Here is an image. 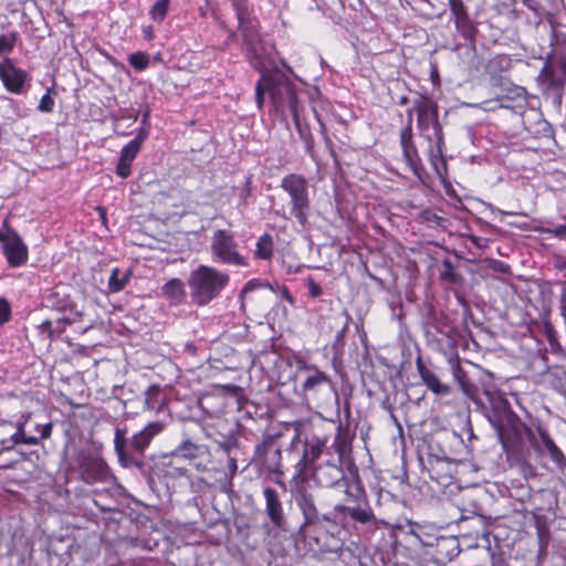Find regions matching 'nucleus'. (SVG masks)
Segmentation results:
<instances>
[{"instance_id":"f257e3e1","label":"nucleus","mask_w":566,"mask_h":566,"mask_svg":"<svg viewBox=\"0 0 566 566\" xmlns=\"http://www.w3.org/2000/svg\"><path fill=\"white\" fill-rule=\"evenodd\" d=\"M499 437L504 446L514 443L524 433L531 447L549 455L551 460L559 468H566V457L552 439L548 430L538 423L535 431L523 423L513 411L505 413L504 420L497 427Z\"/></svg>"},{"instance_id":"f03ea898","label":"nucleus","mask_w":566,"mask_h":566,"mask_svg":"<svg viewBox=\"0 0 566 566\" xmlns=\"http://www.w3.org/2000/svg\"><path fill=\"white\" fill-rule=\"evenodd\" d=\"M499 437L504 446L514 443L524 433L531 447L549 455L551 460L559 468H566V457L552 439L548 430L538 423L535 431L523 423L513 411L505 413L504 420L497 427Z\"/></svg>"},{"instance_id":"7ed1b4c3","label":"nucleus","mask_w":566,"mask_h":566,"mask_svg":"<svg viewBox=\"0 0 566 566\" xmlns=\"http://www.w3.org/2000/svg\"><path fill=\"white\" fill-rule=\"evenodd\" d=\"M499 437L504 446L514 443L524 433L531 447L549 455L551 460L559 468H566V457L552 439L548 430L538 423L535 431L523 423L513 411L505 413L504 420L497 427Z\"/></svg>"},{"instance_id":"20e7f679","label":"nucleus","mask_w":566,"mask_h":566,"mask_svg":"<svg viewBox=\"0 0 566 566\" xmlns=\"http://www.w3.org/2000/svg\"><path fill=\"white\" fill-rule=\"evenodd\" d=\"M229 282L228 273L203 264L193 269L187 279L191 301L197 306H205L217 298Z\"/></svg>"},{"instance_id":"39448f33","label":"nucleus","mask_w":566,"mask_h":566,"mask_svg":"<svg viewBox=\"0 0 566 566\" xmlns=\"http://www.w3.org/2000/svg\"><path fill=\"white\" fill-rule=\"evenodd\" d=\"M165 428L161 421H151L142 430L126 438V428L117 427L114 432V449L118 461L123 467L134 464L133 454H144L151 440L158 436Z\"/></svg>"},{"instance_id":"423d86ee","label":"nucleus","mask_w":566,"mask_h":566,"mask_svg":"<svg viewBox=\"0 0 566 566\" xmlns=\"http://www.w3.org/2000/svg\"><path fill=\"white\" fill-rule=\"evenodd\" d=\"M334 448L338 457V464L327 462L326 464L319 465L315 469L316 479L319 483L325 485H335L354 475L352 442L345 438H339L335 440Z\"/></svg>"},{"instance_id":"0eeeda50","label":"nucleus","mask_w":566,"mask_h":566,"mask_svg":"<svg viewBox=\"0 0 566 566\" xmlns=\"http://www.w3.org/2000/svg\"><path fill=\"white\" fill-rule=\"evenodd\" d=\"M413 109L417 115V128L420 135L430 144H442L444 133L439 122V108L437 103L424 94H420L413 101Z\"/></svg>"},{"instance_id":"6e6552de","label":"nucleus","mask_w":566,"mask_h":566,"mask_svg":"<svg viewBox=\"0 0 566 566\" xmlns=\"http://www.w3.org/2000/svg\"><path fill=\"white\" fill-rule=\"evenodd\" d=\"M280 187L290 197L291 214L301 224H305L311 208L308 182L305 177L298 174H289L282 178Z\"/></svg>"},{"instance_id":"1a4fd4ad","label":"nucleus","mask_w":566,"mask_h":566,"mask_svg":"<svg viewBox=\"0 0 566 566\" xmlns=\"http://www.w3.org/2000/svg\"><path fill=\"white\" fill-rule=\"evenodd\" d=\"M209 247L211 258L216 263L234 266L248 264L245 256L239 250L234 234L228 230L213 231Z\"/></svg>"},{"instance_id":"9d476101","label":"nucleus","mask_w":566,"mask_h":566,"mask_svg":"<svg viewBox=\"0 0 566 566\" xmlns=\"http://www.w3.org/2000/svg\"><path fill=\"white\" fill-rule=\"evenodd\" d=\"M266 90L276 113L285 116L289 112L292 117L297 116L300 108L295 87L287 78L282 75L269 76Z\"/></svg>"},{"instance_id":"9b49d317","label":"nucleus","mask_w":566,"mask_h":566,"mask_svg":"<svg viewBox=\"0 0 566 566\" xmlns=\"http://www.w3.org/2000/svg\"><path fill=\"white\" fill-rule=\"evenodd\" d=\"M0 242L3 254L11 266H20L28 260V248L21 237L11 228L3 223L0 229Z\"/></svg>"},{"instance_id":"f8f14e48","label":"nucleus","mask_w":566,"mask_h":566,"mask_svg":"<svg viewBox=\"0 0 566 566\" xmlns=\"http://www.w3.org/2000/svg\"><path fill=\"white\" fill-rule=\"evenodd\" d=\"M232 7L235 11L238 19V27L244 39V42L250 49L259 42L258 21L252 14L247 0H231Z\"/></svg>"},{"instance_id":"ddd939ff","label":"nucleus","mask_w":566,"mask_h":566,"mask_svg":"<svg viewBox=\"0 0 566 566\" xmlns=\"http://www.w3.org/2000/svg\"><path fill=\"white\" fill-rule=\"evenodd\" d=\"M558 73L560 72L557 66V61H547L544 63L537 75V82L544 93L553 94L556 97L557 103L560 104L566 77Z\"/></svg>"},{"instance_id":"4468645a","label":"nucleus","mask_w":566,"mask_h":566,"mask_svg":"<svg viewBox=\"0 0 566 566\" xmlns=\"http://www.w3.org/2000/svg\"><path fill=\"white\" fill-rule=\"evenodd\" d=\"M0 80L9 93L22 94L28 81V73L18 67L11 57L3 56L0 61Z\"/></svg>"},{"instance_id":"2eb2a0df","label":"nucleus","mask_w":566,"mask_h":566,"mask_svg":"<svg viewBox=\"0 0 566 566\" xmlns=\"http://www.w3.org/2000/svg\"><path fill=\"white\" fill-rule=\"evenodd\" d=\"M399 143L406 165L418 179L422 180L426 169L413 140V133H410L409 128H402L399 135Z\"/></svg>"},{"instance_id":"dca6fc26","label":"nucleus","mask_w":566,"mask_h":566,"mask_svg":"<svg viewBox=\"0 0 566 566\" xmlns=\"http://www.w3.org/2000/svg\"><path fill=\"white\" fill-rule=\"evenodd\" d=\"M365 500V491L361 486L358 474L356 473V522L363 524L367 533L373 534L378 531L381 526H386V523L381 520H377L374 515L373 510L369 506H361Z\"/></svg>"},{"instance_id":"f3484780","label":"nucleus","mask_w":566,"mask_h":566,"mask_svg":"<svg viewBox=\"0 0 566 566\" xmlns=\"http://www.w3.org/2000/svg\"><path fill=\"white\" fill-rule=\"evenodd\" d=\"M504 93L499 95L494 101H485L484 104L489 105L492 102L497 103L494 106H486L485 109H495L496 107L514 109L515 107H522L526 102V90L523 86L515 85L510 83L507 87H505Z\"/></svg>"},{"instance_id":"a211bd4d","label":"nucleus","mask_w":566,"mask_h":566,"mask_svg":"<svg viewBox=\"0 0 566 566\" xmlns=\"http://www.w3.org/2000/svg\"><path fill=\"white\" fill-rule=\"evenodd\" d=\"M82 478L86 483L107 482L112 474L103 459L90 458L82 463Z\"/></svg>"},{"instance_id":"6ab92c4d","label":"nucleus","mask_w":566,"mask_h":566,"mask_svg":"<svg viewBox=\"0 0 566 566\" xmlns=\"http://www.w3.org/2000/svg\"><path fill=\"white\" fill-rule=\"evenodd\" d=\"M304 371L306 376L302 389L306 397L315 398L318 392L329 388L331 384L325 373L313 366L304 367Z\"/></svg>"},{"instance_id":"aec40b11","label":"nucleus","mask_w":566,"mask_h":566,"mask_svg":"<svg viewBox=\"0 0 566 566\" xmlns=\"http://www.w3.org/2000/svg\"><path fill=\"white\" fill-rule=\"evenodd\" d=\"M263 495L265 499V512L268 517L277 527L284 524L283 505L277 492L270 486L264 488Z\"/></svg>"},{"instance_id":"412c9836","label":"nucleus","mask_w":566,"mask_h":566,"mask_svg":"<svg viewBox=\"0 0 566 566\" xmlns=\"http://www.w3.org/2000/svg\"><path fill=\"white\" fill-rule=\"evenodd\" d=\"M513 61L509 54H495L485 64V73L492 80H503L511 72Z\"/></svg>"},{"instance_id":"4be33fe9","label":"nucleus","mask_w":566,"mask_h":566,"mask_svg":"<svg viewBox=\"0 0 566 566\" xmlns=\"http://www.w3.org/2000/svg\"><path fill=\"white\" fill-rule=\"evenodd\" d=\"M416 366L422 382L429 390L437 395L449 394L450 387L439 380L437 375L424 365L421 357L417 358Z\"/></svg>"},{"instance_id":"5701e85b","label":"nucleus","mask_w":566,"mask_h":566,"mask_svg":"<svg viewBox=\"0 0 566 566\" xmlns=\"http://www.w3.org/2000/svg\"><path fill=\"white\" fill-rule=\"evenodd\" d=\"M444 149L446 143L442 139V144L434 142L433 145H430L428 148V157L431 166L433 167L436 174L439 178L444 182L448 178V165L444 158Z\"/></svg>"},{"instance_id":"b1692460","label":"nucleus","mask_w":566,"mask_h":566,"mask_svg":"<svg viewBox=\"0 0 566 566\" xmlns=\"http://www.w3.org/2000/svg\"><path fill=\"white\" fill-rule=\"evenodd\" d=\"M161 294L172 305H180L186 300L185 283L180 279H171L161 287Z\"/></svg>"},{"instance_id":"393cba45","label":"nucleus","mask_w":566,"mask_h":566,"mask_svg":"<svg viewBox=\"0 0 566 566\" xmlns=\"http://www.w3.org/2000/svg\"><path fill=\"white\" fill-rule=\"evenodd\" d=\"M166 405V395L159 386H150L145 392L144 408L149 411L160 412Z\"/></svg>"},{"instance_id":"a878e982","label":"nucleus","mask_w":566,"mask_h":566,"mask_svg":"<svg viewBox=\"0 0 566 566\" xmlns=\"http://www.w3.org/2000/svg\"><path fill=\"white\" fill-rule=\"evenodd\" d=\"M453 21L455 30L464 40L474 41L478 33V27L476 23L471 19L469 12L453 18Z\"/></svg>"},{"instance_id":"bb28decb","label":"nucleus","mask_w":566,"mask_h":566,"mask_svg":"<svg viewBox=\"0 0 566 566\" xmlns=\"http://www.w3.org/2000/svg\"><path fill=\"white\" fill-rule=\"evenodd\" d=\"M322 451L323 443L319 441L306 443L303 457L296 464L298 472H304L310 464L314 463L321 457Z\"/></svg>"},{"instance_id":"cd10ccee","label":"nucleus","mask_w":566,"mask_h":566,"mask_svg":"<svg viewBox=\"0 0 566 566\" xmlns=\"http://www.w3.org/2000/svg\"><path fill=\"white\" fill-rule=\"evenodd\" d=\"M450 464L443 461H437L429 470L430 478L441 486H448L452 483L453 476L450 473Z\"/></svg>"},{"instance_id":"c85d7f7f","label":"nucleus","mask_w":566,"mask_h":566,"mask_svg":"<svg viewBox=\"0 0 566 566\" xmlns=\"http://www.w3.org/2000/svg\"><path fill=\"white\" fill-rule=\"evenodd\" d=\"M274 251L273 238L269 233L262 234L255 244L254 258L258 260H271Z\"/></svg>"},{"instance_id":"c756f323","label":"nucleus","mask_w":566,"mask_h":566,"mask_svg":"<svg viewBox=\"0 0 566 566\" xmlns=\"http://www.w3.org/2000/svg\"><path fill=\"white\" fill-rule=\"evenodd\" d=\"M296 503L301 509L306 523H313L314 521L317 520V510L311 494H307L305 492L301 493L296 497Z\"/></svg>"},{"instance_id":"7c9ffc66","label":"nucleus","mask_w":566,"mask_h":566,"mask_svg":"<svg viewBox=\"0 0 566 566\" xmlns=\"http://www.w3.org/2000/svg\"><path fill=\"white\" fill-rule=\"evenodd\" d=\"M73 322H75V318H70L66 316L57 318L54 322L51 319H45L40 324L39 328L49 337H52L53 335H60L61 333H63L65 325L71 324Z\"/></svg>"},{"instance_id":"2f4dec72","label":"nucleus","mask_w":566,"mask_h":566,"mask_svg":"<svg viewBox=\"0 0 566 566\" xmlns=\"http://www.w3.org/2000/svg\"><path fill=\"white\" fill-rule=\"evenodd\" d=\"M128 279L129 272H123L118 268H114L108 279V289L113 293L120 292L126 286Z\"/></svg>"},{"instance_id":"473e14b6","label":"nucleus","mask_w":566,"mask_h":566,"mask_svg":"<svg viewBox=\"0 0 566 566\" xmlns=\"http://www.w3.org/2000/svg\"><path fill=\"white\" fill-rule=\"evenodd\" d=\"M20 39L19 32L10 31L0 34V57L8 56Z\"/></svg>"},{"instance_id":"72a5a7b5","label":"nucleus","mask_w":566,"mask_h":566,"mask_svg":"<svg viewBox=\"0 0 566 566\" xmlns=\"http://www.w3.org/2000/svg\"><path fill=\"white\" fill-rule=\"evenodd\" d=\"M199 451V446L195 444L190 440H184L174 451L175 454L182 458L192 459L196 458Z\"/></svg>"},{"instance_id":"f704fd0d","label":"nucleus","mask_w":566,"mask_h":566,"mask_svg":"<svg viewBox=\"0 0 566 566\" xmlns=\"http://www.w3.org/2000/svg\"><path fill=\"white\" fill-rule=\"evenodd\" d=\"M169 3H170L169 0L156 1L149 11L151 19L156 22L164 21L165 17L167 15V12H168Z\"/></svg>"},{"instance_id":"c9c22d12","label":"nucleus","mask_w":566,"mask_h":566,"mask_svg":"<svg viewBox=\"0 0 566 566\" xmlns=\"http://www.w3.org/2000/svg\"><path fill=\"white\" fill-rule=\"evenodd\" d=\"M546 337H547V342H548L549 347H551V352L554 355L560 356V357L564 358V346L558 340V336H557L556 331L554 328H552V327H547L546 328Z\"/></svg>"},{"instance_id":"e433bc0d","label":"nucleus","mask_w":566,"mask_h":566,"mask_svg":"<svg viewBox=\"0 0 566 566\" xmlns=\"http://www.w3.org/2000/svg\"><path fill=\"white\" fill-rule=\"evenodd\" d=\"M139 150V139H132L122 148L119 158L133 163Z\"/></svg>"},{"instance_id":"4c0bfd02","label":"nucleus","mask_w":566,"mask_h":566,"mask_svg":"<svg viewBox=\"0 0 566 566\" xmlns=\"http://www.w3.org/2000/svg\"><path fill=\"white\" fill-rule=\"evenodd\" d=\"M442 268L443 269L440 273L441 280L449 283H457L460 281L461 276L455 272L454 266L449 259L443 260Z\"/></svg>"},{"instance_id":"58836bf2","label":"nucleus","mask_w":566,"mask_h":566,"mask_svg":"<svg viewBox=\"0 0 566 566\" xmlns=\"http://www.w3.org/2000/svg\"><path fill=\"white\" fill-rule=\"evenodd\" d=\"M129 64L137 71H144L149 64V56L144 52H135L128 57Z\"/></svg>"},{"instance_id":"ea45409f","label":"nucleus","mask_w":566,"mask_h":566,"mask_svg":"<svg viewBox=\"0 0 566 566\" xmlns=\"http://www.w3.org/2000/svg\"><path fill=\"white\" fill-rule=\"evenodd\" d=\"M293 120H294V124L296 126V129H297L301 138L303 139V142L306 145V150L311 151L312 147H313V137H312V134L308 132V129L301 125V114H300V112L297 113L296 117H293Z\"/></svg>"},{"instance_id":"a19ab883","label":"nucleus","mask_w":566,"mask_h":566,"mask_svg":"<svg viewBox=\"0 0 566 566\" xmlns=\"http://www.w3.org/2000/svg\"><path fill=\"white\" fill-rule=\"evenodd\" d=\"M53 88L46 90L45 94L41 97L38 109L42 113H51L54 108V99L52 97Z\"/></svg>"},{"instance_id":"79ce46f5","label":"nucleus","mask_w":566,"mask_h":566,"mask_svg":"<svg viewBox=\"0 0 566 566\" xmlns=\"http://www.w3.org/2000/svg\"><path fill=\"white\" fill-rule=\"evenodd\" d=\"M266 80H269V77L262 76L261 80L255 85V103H256L258 108H260V109L263 106L264 93L268 92Z\"/></svg>"},{"instance_id":"37998d69","label":"nucleus","mask_w":566,"mask_h":566,"mask_svg":"<svg viewBox=\"0 0 566 566\" xmlns=\"http://www.w3.org/2000/svg\"><path fill=\"white\" fill-rule=\"evenodd\" d=\"M448 6L453 18L469 12L468 7L464 4L463 0H448Z\"/></svg>"},{"instance_id":"c03bdc74","label":"nucleus","mask_w":566,"mask_h":566,"mask_svg":"<svg viewBox=\"0 0 566 566\" xmlns=\"http://www.w3.org/2000/svg\"><path fill=\"white\" fill-rule=\"evenodd\" d=\"M305 285L307 289V294L312 298H317L323 294L321 285L313 277H307Z\"/></svg>"},{"instance_id":"a18cd8bd","label":"nucleus","mask_w":566,"mask_h":566,"mask_svg":"<svg viewBox=\"0 0 566 566\" xmlns=\"http://www.w3.org/2000/svg\"><path fill=\"white\" fill-rule=\"evenodd\" d=\"M11 318V306L4 297H0V325L6 324Z\"/></svg>"},{"instance_id":"49530a36","label":"nucleus","mask_w":566,"mask_h":566,"mask_svg":"<svg viewBox=\"0 0 566 566\" xmlns=\"http://www.w3.org/2000/svg\"><path fill=\"white\" fill-rule=\"evenodd\" d=\"M132 164L130 161H126L119 158L118 164L116 166V174L120 178H127L132 172Z\"/></svg>"},{"instance_id":"de8ad7c7","label":"nucleus","mask_w":566,"mask_h":566,"mask_svg":"<svg viewBox=\"0 0 566 566\" xmlns=\"http://www.w3.org/2000/svg\"><path fill=\"white\" fill-rule=\"evenodd\" d=\"M261 287H270L269 283H262L259 280H250L244 287L241 291V296L245 295L247 293L261 289Z\"/></svg>"},{"instance_id":"09e8293b","label":"nucleus","mask_w":566,"mask_h":566,"mask_svg":"<svg viewBox=\"0 0 566 566\" xmlns=\"http://www.w3.org/2000/svg\"><path fill=\"white\" fill-rule=\"evenodd\" d=\"M53 424L51 422H48L45 424H38L36 430L40 432L41 439H49L52 433Z\"/></svg>"},{"instance_id":"8fccbe9b","label":"nucleus","mask_w":566,"mask_h":566,"mask_svg":"<svg viewBox=\"0 0 566 566\" xmlns=\"http://www.w3.org/2000/svg\"><path fill=\"white\" fill-rule=\"evenodd\" d=\"M250 195H251V178L248 177L245 179L244 186L240 192V198L244 205L248 203V198L250 197Z\"/></svg>"},{"instance_id":"3c124183","label":"nucleus","mask_w":566,"mask_h":566,"mask_svg":"<svg viewBox=\"0 0 566 566\" xmlns=\"http://www.w3.org/2000/svg\"><path fill=\"white\" fill-rule=\"evenodd\" d=\"M344 544H345V539L339 538V539H335L334 543H332V544H326L325 546L322 547V549H324L326 552H338V551L343 549Z\"/></svg>"},{"instance_id":"603ef678","label":"nucleus","mask_w":566,"mask_h":566,"mask_svg":"<svg viewBox=\"0 0 566 566\" xmlns=\"http://www.w3.org/2000/svg\"><path fill=\"white\" fill-rule=\"evenodd\" d=\"M547 232L553 234L555 238L565 240L566 239V224H559L554 229H548Z\"/></svg>"},{"instance_id":"864d4df0","label":"nucleus","mask_w":566,"mask_h":566,"mask_svg":"<svg viewBox=\"0 0 566 566\" xmlns=\"http://www.w3.org/2000/svg\"><path fill=\"white\" fill-rule=\"evenodd\" d=\"M30 418H31L30 412L21 413L20 418L18 419V421L15 423V428L19 429L20 431L24 430V427H25L27 422L30 420Z\"/></svg>"},{"instance_id":"5fc2aeb1","label":"nucleus","mask_w":566,"mask_h":566,"mask_svg":"<svg viewBox=\"0 0 566 566\" xmlns=\"http://www.w3.org/2000/svg\"><path fill=\"white\" fill-rule=\"evenodd\" d=\"M227 468H228L229 475L232 479L238 471L237 460L234 458H229Z\"/></svg>"},{"instance_id":"6e6d98bb","label":"nucleus","mask_w":566,"mask_h":566,"mask_svg":"<svg viewBox=\"0 0 566 566\" xmlns=\"http://www.w3.org/2000/svg\"><path fill=\"white\" fill-rule=\"evenodd\" d=\"M24 436H25L24 430L20 431L19 429H17V431L12 434L11 440L14 444H22V441L24 440Z\"/></svg>"},{"instance_id":"4d7b16f0","label":"nucleus","mask_w":566,"mask_h":566,"mask_svg":"<svg viewBox=\"0 0 566 566\" xmlns=\"http://www.w3.org/2000/svg\"><path fill=\"white\" fill-rule=\"evenodd\" d=\"M335 511L339 514H348L350 518H354V509L347 507L345 505H336Z\"/></svg>"},{"instance_id":"13d9d810","label":"nucleus","mask_w":566,"mask_h":566,"mask_svg":"<svg viewBox=\"0 0 566 566\" xmlns=\"http://www.w3.org/2000/svg\"><path fill=\"white\" fill-rule=\"evenodd\" d=\"M413 113L416 111L413 109V106L407 111V124L403 128H409L410 133H413L412 130V120H413Z\"/></svg>"},{"instance_id":"bf43d9fd","label":"nucleus","mask_w":566,"mask_h":566,"mask_svg":"<svg viewBox=\"0 0 566 566\" xmlns=\"http://www.w3.org/2000/svg\"><path fill=\"white\" fill-rule=\"evenodd\" d=\"M22 444H29V446H36L39 444V438L34 436H24V440L22 441Z\"/></svg>"},{"instance_id":"052dcab7","label":"nucleus","mask_w":566,"mask_h":566,"mask_svg":"<svg viewBox=\"0 0 566 566\" xmlns=\"http://www.w3.org/2000/svg\"><path fill=\"white\" fill-rule=\"evenodd\" d=\"M557 66L562 75L566 77V59L562 57L557 60Z\"/></svg>"},{"instance_id":"680f3d73","label":"nucleus","mask_w":566,"mask_h":566,"mask_svg":"<svg viewBox=\"0 0 566 566\" xmlns=\"http://www.w3.org/2000/svg\"><path fill=\"white\" fill-rule=\"evenodd\" d=\"M146 138H147V132L140 130L139 134L134 139H139V147H142V144Z\"/></svg>"},{"instance_id":"e2e57ef3","label":"nucleus","mask_w":566,"mask_h":566,"mask_svg":"<svg viewBox=\"0 0 566 566\" xmlns=\"http://www.w3.org/2000/svg\"><path fill=\"white\" fill-rule=\"evenodd\" d=\"M96 210L98 211L102 219H105V209L103 207H97Z\"/></svg>"},{"instance_id":"0e129e2a","label":"nucleus","mask_w":566,"mask_h":566,"mask_svg":"<svg viewBox=\"0 0 566 566\" xmlns=\"http://www.w3.org/2000/svg\"><path fill=\"white\" fill-rule=\"evenodd\" d=\"M409 102V98L407 96H401L400 99H399V104L400 105H405Z\"/></svg>"},{"instance_id":"69168bd1","label":"nucleus","mask_w":566,"mask_h":566,"mask_svg":"<svg viewBox=\"0 0 566 566\" xmlns=\"http://www.w3.org/2000/svg\"><path fill=\"white\" fill-rule=\"evenodd\" d=\"M284 295L289 302H292L293 298L286 290L284 291Z\"/></svg>"},{"instance_id":"338daca9","label":"nucleus","mask_w":566,"mask_h":566,"mask_svg":"<svg viewBox=\"0 0 566 566\" xmlns=\"http://www.w3.org/2000/svg\"><path fill=\"white\" fill-rule=\"evenodd\" d=\"M145 33L148 35V38H151V27L146 28Z\"/></svg>"},{"instance_id":"774afa93","label":"nucleus","mask_w":566,"mask_h":566,"mask_svg":"<svg viewBox=\"0 0 566 566\" xmlns=\"http://www.w3.org/2000/svg\"><path fill=\"white\" fill-rule=\"evenodd\" d=\"M499 212H500L502 216L512 214L511 212H506V211H503V210H500Z\"/></svg>"}]
</instances>
